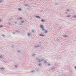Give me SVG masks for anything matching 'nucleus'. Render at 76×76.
I'll return each mask as SVG.
<instances>
[{
	"mask_svg": "<svg viewBox=\"0 0 76 76\" xmlns=\"http://www.w3.org/2000/svg\"><path fill=\"white\" fill-rule=\"evenodd\" d=\"M24 22H25L24 21H23L21 22V23H24Z\"/></svg>",
	"mask_w": 76,
	"mask_h": 76,
	"instance_id": "dca6fc26",
	"label": "nucleus"
},
{
	"mask_svg": "<svg viewBox=\"0 0 76 76\" xmlns=\"http://www.w3.org/2000/svg\"><path fill=\"white\" fill-rule=\"evenodd\" d=\"M62 0V1H63V0Z\"/></svg>",
	"mask_w": 76,
	"mask_h": 76,
	"instance_id": "c9c22d12",
	"label": "nucleus"
},
{
	"mask_svg": "<svg viewBox=\"0 0 76 76\" xmlns=\"http://www.w3.org/2000/svg\"><path fill=\"white\" fill-rule=\"evenodd\" d=\"M30 35H31V34H29V33H28V37L30 36Z\"/></svg>",
	"mask_w": 76,
	"mask_h": 76,
	"instance_id": "9d476101",
	"label": "nucleus"
},
{
	"mask_svg": "<svg viewBox=\"0 0 76 76\" xmlns=\"http://www.w3.org/2000/svg\"><path fill=\"white\" fill-rule=\"evenodd\" d=\"M19 19H20V20H21L22 19V18H19Z\"/></svg>",
	"mask_w": 76,
	"mask_h": 76,
	"instance_id": "a211bd4d",
	"label": "nucleus"
},
{
	"mask_svg": "<svg viewBox=\"0 0 76 76\" xmlns=\"http://www.w3.org/2000/svg\"><path fill=\"white\" fill-rule=\"evenodd\" d=\"M35 70H36V71H38L39 70H38V69H36Z\"/></svg>",
	"mask_w": 76,
	"mask_h": 76,
	"instance_id": "ddd939ff",
	"label": "nucleus"
},
{
	"mask_svg": "<svg viewBox=\"0 0 76 76\" xmlns=\"http://www.w3.org/2000/svg\"><path fill=\"white\" fill-rule=\"evenodd\" d=\"M41 21L42 22H45V20H44L42 19L41 20Z\"/></svg>",
	"mask_w": 76,
	"mask_h": 76,
	"instance_id": "0eeeda50",
	"label": "nucleus"
},
{
	"mask_svg": "<svg viewBox=\"0 0 76 76\" xmlns=\"http://www.w3.org/2000/svg\"><path fill=\"white\" fill-rule=\"evenodd\" d=\"M55 5H57V4H55Z\"/></svg>",
	"mask_w": 76,
	"mask_h": 76,
	"instance_id": "473e14b6",
	"label": "nucleus"
},
{
	"mask_svg": "<svg viewBox=\"0 0 76 76\" xmlns=\"http://www.w3.org/2000/svg\"><path fill=\"white\" fill-rule=\"evenodd\" d=\"M39 36H40V37H44V35L40 34Z\"/></svg>",
	"mask_w": 76,
	"mask_h": 76,
	"instance_id": "20e7f679",
	"label": "nucleus"
},
{
	"mask_svg": "<svg viewBox=\"0 0 76 76\" xmlns=\"http://www.w3.org/2000/svg\"><path fill=\"white\" fill-rule=\"evenodd\" d=\"M41 61H44L43 59L40 60L38 61V62H41Z\"/></svg>",
	"mask_w": 76,
	"mask_h": 76,
	"instance_id": "7ed1b4c3",
	"label": "nucleus"
},
{
	"mask_svg": "<svg viewBox=\"0 0 76 76\" xmlns=\"http://www.w3.org/2000/svg\"><path fill=\"white\" fill-rule=\"evenodd\" d=\"M20 25H21V24H20Z\"/></svg>",
	"mask_w": 76,
	"mask_h": 76,
	"instance_id": "4c0bfd02",
	"label": "nucleus"
},
{
	"mask_svg": "<svg viewBox=\"0 0 76 76\" xmlns=\"http://www.w3.org/2000/svg\"><path fill=\"white\" fill-rule=\"evenodd\" d=\"M39 66H42V65H41V64L40 63L38 64Z\"/></svg>",
	"mask_w": 76,
	"mask_h": 76,
	"instance_id": "6e6552de",
	"label": "nucleus"
},
{
	"mask_svg": "<svg viewBox=\"0 0 76 76\" xmlns=\"http://www.w3.org/2000/svg\"><path fill=\"white\" fill-rule=\"evenodd\" d=\"M2 36H3V37H4V35H2Z\"/></svg>",
	"mask_w": 76,
	"mask_h": 76,
	"instance_id": "c756f323",
	"label": "nucleus"
},
{
	"mask_svg": "<svg viewBox=\"0 0 76 76\" xmlns=\"http://www.w3.org/2000/svg\"><path fill=\"white\" fill-rule=\"evenodd\" d=\"M35 56V54H33V55H32V56Z\"/></svg>",
	"mask_w": 76,
	"mask_h": 76,
	"instance_id": "4be33fe9",
	"label": "nucleus"
},
{
	"mask_svg": "<svg viewBox=\"0 0 76 76\" xmlns=\"http://www.w3.org/2000/svg\"><path fill=\"white\" fill-rule=\"evenodd\" d=\"M45 34H47L48 33V31L46 30H45Z\"/></svg>",
	"mask_w": 76,
	"mask_h": 76,
	"instance_id": "423d86ee",
	"label": "nucleus"
},
{
	"mask_svg": "<svg viewBox=\"0 0 76 76\" xmlns=\"http://www.w3.org/2000/svg\"><path fill=\"white\" fill-rule=\"evenodd\" d=\"M50 64H48V66H50Z\"/></svg>",
	"mask_w": 76,
	"mask_h": 76,
	"instance_id": "6ab92c4d",
	"label": "nucleus"
},
{
	"mask_svg": "<svg viewBox=\"0 0 76 76\" xmlns=\"http://www.w3.org/2000/svg\"><path fill=\"white\" fill-rule=\"evenodd\" d=\"M63 37H65V38H67V35H64Z\"/></svg>",
	"mask_w": 76,
	"mask_h": 76,
	"instance_id": "1a4fd4ad",
	"label": "nucleus"
},
{
	"mask_svg": "<svg viewBox=\"0 0 76 76\" xmlns=\"http://www.w3.org/2000/svg\"><path fill=\"white\" fill-rule=\"evenodd\" d=\"M17 32H18V31H17Z\"/></svg>",
	"mask_w": 76,
	"mask_h": 76,
	"instance_id": "72a5a7b5",
	"label": "nucleus"
},
{
	"mask_svg": "<svg viewBox=\"0 0 76 76\" xmlns=\"http://www.w3.org/2000/svg\"><path fill=\"white\" fill-rule=\"evenodd\" d=\"M0 58H3V57H1V56H0Z\"/></svg>",
	"mask_w": 76,
	"mask_h": 76,
	"instance_id": "f3484780",
	"label": "nucleus"
},
{
	"mask_svg": "<svg viewBox=\"0 0 76 76\" xmlns=\"http://www.w3.org/2000/svg\"><path fill=\"white\" fill-rule=\"evenodd\" d=\"M9 25H10V23H9Z\"/></svg>",
	"mask_w": 76,
	"mask_h": 76,
	"instance_id": "bb28decb",
	"label": "nucleus"
},
{
	"mask_svg": "<svg viewBox=\"0 0 76 76\" xmlns=\"http://www.w3.org/2000/svg\"><path fill=\"white\" fill-rule=\"evenodd\" d=\"M75 69L76 70V66L75 67Z\"/></svg>",
	"mask_w": 76,
	"mask_h": 76,
	"instance_id": "b1692460",
	"label": "nucleus"
},
{
	"mask_svg": "<svg viewBox=\"0 0 76 76\" xmlns=\"http://www.w3.org/2000/svg\"><path fill=\"white\" fill-rule=\"evenodd\" d=\"M35 17L38 19H41V17H39V16H35Z\"/></svg>",
	"mask_w": 76,
	"mask_h": 76,
	"instance_id": "f03ea898",
	"label": "nucleus"
},
{
	"mask_svg": "<svg viewBox=\"0 0 76 76\" xmlns=\"http://www.w3.org/2000/svg\"><path fill=\"white\" fill-rule=\"evenodd\" d=\"M18 53H20V51H18Z\"/></svg>",
	"mask_w": 76,
	"mask_h": 76,
	"instance_id": "cd10ccee",
	"label": "nucleus"
},
{
	"mask_svg": "<svg viewBox=\"0 0 76 76\" xmlns=\"http://www.w3.org/2000/svg\"><path fill=\"white\" fill-rule=\"evenodd\" d=\"M1 2H2V1H0V3H1Z\"/></svg>",
	"mask_w": 76,
	"mask_h": 76,
	"instance_id": "c85d7f7f",
	"label": "nucleus"
},
{
	"mask_svg": "<svg viewBox=\"0 0 76 76\" xmlns=\"http://www.w3.org/2000/svg\"><path fill=\"white\" fill-rule=\"evenodd\" d=\"M32 32H33V33H34V30H33L32 31Z\"/></svg>",
	"mask_w": 76,
	"mask_h": 76,
	"instance_id": "5701e85b",
	"label": "nucleus"
},
{
	"mask_svg": "<svg viewBox=\"0 0 76 76\" xmlns=\"http://www.w3.org/2000/svg\"><path fill=\"white\" fill-rule=\"evenodd\" d=\"M34 71L33 70V71H31V72H32V73H33V72H34Z\"/></svg>",
	"mask_w": 76,
	"mask_h": 76,
	"instance_id": "393cba45",
	"label": "nucleus"
},
{
	"mask_svg": "<svg viewBox=\"0 0 76 76\" xmlns=\"http://www.w3.org/2000/svg\"><path fill=\"white\" fill-rule=\"evenodd\" d=\"M73 17L74 18H76V15H74L73 16Z\"/></svg>",
	"mask_w": 76,
	"mask_h": 76,
	"instance_id": "f8f14e48",
	"label": "nucleus"
},
{
	"mask_svg": "<svg viewBox=\"0 0 76 76\" xmlns=\"http://www.w3.org/2000/svg\"><path fill=\"white\" fill-rule=\"evenodd\" d=\"M15 67H17V66L16 65L15 66Z\"/></svg>",
	"mask_w": 76,
	"mask_h": 76,
	"instance_id": "a878e982",
	"label": "nucleus"
},
{
	"mask_svg": "<svg viewBox=\"0 0 76 76\" xmlns=\"http://www.w3.org/2000/svg\"><path fill=\"white\" fill-rule=\"evenodd\" d=\"M40 27L41 29H42V31H45V30L44 29V27H43V26H42V25H40Z\"/></svg>",
	"mask_w": 76,
	"mask_h": 76,
	"instance_id": "f257e3e1",
	"label": "nucleus"
},
{
	"mask_svg": "<svg viewBox=\"0 0 76 76\" xmlns=\"http://www.w3.org/2000/svg\"><path fill=\"white\" fill-rule=\"evenodd\" d=\"M13 34H15V33H13Z\"/></svg>",
	"mask_w": 76,
	"mask_h": 76,
	"instance_id": "2f4dec72",
	"label": "nucleus"
},
{
	"mask_svg": "<svg viewBox=\"0 0 76 76\" xmlns=\"http://www.w3.org/2000/svg\"><path fill=\"white\" fill-rule=\"evenodd\" d=\"M15 23H16V22Z\"/></svg>",
	"mask_w": 76,
	"mask_h": 76,
	"instance_id": "e433bc0d",
	"label": "nucleus"
},
{
	"mask_svg": "<svg viewBox=\"0 0 76 76\" xmlns=\"http://www.w3.org/2000/svg\"><path fill=\"white\" fill-rule=\"evenodd\" d=\"M36 59H37V58H36Z\"/></svg>",
	"mask_w": 76,
	"mask_h": 76,
	"instance_id": "58836bf2",
	"label": "nucleus"
},
{
	"mask_svg": "<svg viewBox=\"0 0 76 76\" xmlns=\"http://www.w3.org/2000/svg\"><path fill=\"white\" fill-rule=\"evenodd\" d=\"M66 11H67V12H70V10H66Z\"/></svg>",
	"mask_w": 76,
	"mask_h": 76,
	"instance_id": "4468645a",
	"label": "nucleus"
},
{
	"mask_svg": "<svg viewBox=\"0 0 76 76\" xmlns=\"http://www.w3.org/2000/svg\"><path fill=\"white\" fill-rule=\"evenodd\" d=\"M69 17H70V15H68L67 16V18H69Z\"/></svg>",
	"mask_w": 76,
	"mask_h": 76,
	"instance_id": "2eb2a0df",
	"label": "nucleus"
},
{
	"mask_svg": "<svg viewBox=\"0 0 76 76\" xmlns=\"http://www.w3.org/2000/svg\"><path fill=\"white\" fill-rule=\"evenodd\" d=\"M2 27H3V26H1L0 27L1 28Z\"/></svg>",
	"mask_w": 76,
	"mask_h": 76,
	"instance_id": "412c9836",
	"label": "nucleus"
},
{
	"mask_svg": "<svg viewBox=\"0 0 76 76\" xmlns=\"http://www.w3.org/2000/svg\"><path fill=\"white\" fill-rule=\"evenodd\" d=\"M1 20H0V22H1Z\"/></svg>",
	"mask_w": 76,
	"mask_h": 76,
	"instance_id": "7c9ffc66",
	"label": "nucleus"
},
{
	"mask_svg": "<svg viewBox=\"0 0 76 76\" xmlns=\"http://www.w3.org/2000/svg\"><path fill=\"white\" fill-rule=\"evenodd\" d=\"M18 10H19V11H21V9L20 8H19Z\"/></svg>",
	"mask_w": 76,
	"mask_h": 76,
	"instance_id": "9b49d317",
	"label": "nucleus"
},
{
	"mask_svg": "<svg viewBox=\"0 0 76 76\" xmlns=\"http://www.w3.org/2000/svg\"><path fill=\"white\" fill-rule=\"evenodd\" d=\"M52 69H53V68H52Z\"/></svg>",
	"mask_w": 76,
	"mask_h": 76,
	"instance_id": "f704fd0d",
	"label": "nucleus"
},
{
	"mask_svg": "<svg viewBox=\"0 0 76 76\" xmlns=\"http://www.w3.org/2000/svg\"><path fill=\"white\" fill-rule=\"evenodd\" d=\"M37 47H40V46H39V45H37V46H35V48H37Z\"/></svg>",
	"mask_w": 76,
	"mask_h": 76,
	"instance_id": "39448f33",
	"label": "nucleus"
},
{
	"mask_svg": "<svg viewBox=\"0 0 76 76\" xmlns=\"http://www.w3.org/2000/svg\"><path fill=\"white\" fill-rule=\"evenodd\" d=\"M1 70H4V69H3V68H1Z\"/></svg>",
	"mask_w": 76,
	"mask_h": 76,
	"instance_id": "aec40b11",
	"label": "nucleus"
}]
</instances>
